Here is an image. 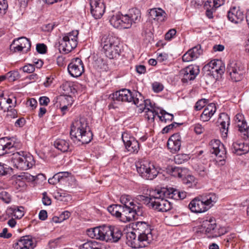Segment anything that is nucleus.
Listing matches in <instances>:
<instances>
[{
	"label": "nucleus",
	"mask_w": 249,
	"mask_h": 249,
	"mask_svg": "<svg viewBox=\"0 0 249 249\" xmlns=\"http://www.w3.org/2000/svg\"><path fill=\"white\" fill-rule=\"evenodd\" d=\"M16 40H14L12 44H15ZM18 44L15 47H13V50L14 52H21L23 51L25 53H27L30 50L31 46V42L29 39L25 37H21L17 39ZM11 45V50H13L12 46Z\"/></svg>",
	"instance_id": "obj_20"
},
{
	"label": "nucleus",
	"mask_w": 249,
	"mask_h": 249,
	"mask_svg": "<svg viewBox=\"0 0 249 249\" xmlns=\"http://www.w3.org/2000/svg\"><path fill=\"white\" fill-rule=\"evenodd\" d=\"M232 152L237 155H242L249 151V145L240 141L234 142L231 147Z\"/></svg>",
	"instance_id": "obj_25"
},
{
	"label": "nucleus",
	"mask_w": 249,
	"mask_h": 249,
	"mask_svg": "<svg viewBox=\"0 0 249 249\" xmlns=\"http://www.w3.org/2000/svg\"><path fill=\"white\" fill-rule=\"evenodd\" d=\"M178 191L173 188H162L160 190V194L163 195V197L178 200Z\"/></svg>",
	"instance_id": "obj_32"
},
{
	"label": "nucleus",
	"mask_w": 249,
	"mask_h": 249,
	"mask_svg": "<svg viewBox=\"0 0 249 249\" xmlns=\"http://www.w3.org/2000/svg\"><path fill=\"white\" fill-rule=\"evenodd\" d=\"M216 110L215 105L213 103L209 104L204 109L200 116V120L203 122L208 121Z\"/></svg>",
	"instance_id": "obj_29"
},
{
	"label": "nucleus",
	"mask_w": 249,
	"mask_h": 249,
	"mask_svg": "<svg viewBox=\"0 0 249 249\" xmlns=\"http://www.w3.org/2000/svg\"><path fill=\"white\" fill-rule=\"evenodd\" d=\"M6 77L10 82H13L19 78V74L18 71H10L6 73Z\"/></svg>",
	"instance_id": "obj_50"
},
{
	"label": "nucleus",
	"mask_w": 249,
	"mask_h": 249,
	"mask_svg": "<svg viewBox=\"0 0 249 249\" xmlns=\"http://www.w3.org/2000/svg\"><path fill=\"white\" fill-rule=\"evenodd\" d=\"M223 144L218 140H213L209 143L210 151L212 154H213L219 149L221 148V146H223Z\"/></svg>",
	"instance_id": "obj_41"
},
{
	"label": "nucleus",
	"mask_w": 249,
	"mask_h": 249,
	"mask_svg": "<svg viewBox=\"0 0 249 249\" xmlns=\"http://www.w3.org/2000/svg\"><path fill=\"white\" fill-rule=\"evenodd\" d=\"M77 86L72 83H66L63 85V90L66 94L74 95L77 92Z\"/></svg>",
	"instance_id": "obj_40"
},
{
	"label": "nucleus",
	"mask_w": 249,
	"mask_h": 249,
	"mask_svg": "<svg viewBox=\"0 0 249 249\" xmlns=\"http://www.w3.org/2000/svg\"><path fill=\"white\" fill-rule=\"evenodd\" d=\"M199 72L198 66L190 65L179 71V76L181 77V81L183 83H187L188 81L193 80Z\"/></svg>",
	"instance_id": "obj_13"
},
{
	"label": "nucleus",
	"mask_w": 249,
	"mask_h": 249,
	"mask_svg": "<svg viewBox=\"0 0 249 249\" xmlns=\"http://www.w3.org/2000/svg\"><path fill=\"white\" fill-rule=\"evenodd\" d=\"M163 195L160 194V190H158L154 196V200L152 202L151 208L157 212L162 213L169 211L172 208V204Z\"/></svg>",
	"instance_id": "obj_10"
},
{
	"label": "nucleus",
	"mask_w": 249,
	"mask_h": 249,
	"mask_svg": "<svg viewBox=\"0 0 249 249\" xmlns=\"http://www.w3.org/2000/svg\"><path fill=\"white\" fill-rule=\"evenodd\" d=\"M88 234L92 238L115 243L121 239L122 233L114 226L103 225L88 230Z\"/></svg>",
	"instance_id": "obj_2"
},
{
	"label": "nucleus",
	"mask_w": 249,
	"mask_h": 249,
	"mask_svg": "<svg viewBox=\"0 0 249 249\" xmlns=\"http://www.w3.org/2000/svg\"><path fill=\"white\" fill-rule=\"evenodd\" d=\"M230 117L225 113H221L218 120V123H219L220 128L222 129V133L227 134L228 132V126L230 124Z\"/></svg>",
	"instance_id": "obj_31"
},
{
	"label": "nucleus",
	"mask_w": 249,
	"mask_h": 249,
	"mask_svg": "<svg viewBox=\"0 0 249 249\" xmlns=\"http://www.w3.org/2000/svg\"><path fill=\"white\" fill-rule=\"evenodd\" d=\"M17 99L14 96L10 97L9 95H4V93L0 94V110L5 112L10 108H13L16 106Z\"/></svg>",
	"instance_id": "obj_16"
},
{
	"label": "nucleus",
	"mask_w": 249,
	"mask_h": 249,
	"mask_svg": "<svg viewBox=\"0 0 249 249\" xmlns=\"http://www.w3.org/2000/svg\"><path fill=\"white\" fill-rule=\"evenodd\" d=\"M211 1H207L204 5V8L206 9V15L209 18H213V13L215 11L216 8L213 7L211 8L210 3Z\"/></svg>",
	"instance_id": "obj_42"
},
{
	"label": "nucleus",
	"mask_w": 249,
	"mask_h": 249,
	"mask_svg": "<svg viewBox=\"0 0 249 249\" xmlns=\"http://www.w3.org/2000/svg\"><path fill=\"white\" fill-rule=\"evenodd\" d=\"M220 161L225 162L226 158V150L224 146H221V148L213 153Z\"/></svg>",
	"instance_id": "obj_44"
},
{
	"label": "nucleus",
	"mask_w": 249,
	"mask_h": 249,
	"mask_svg": "<svg viewBox=\"0 0 249 249\" xmlns=\"http://www.w3.org/2000/svg\"><path fill=\"white\" fill-rule=\"evenodd\" d=\"M197 172L198 173V175L202 177H205L208 173L207 169L203 166L199 167L197 170Z\"/></svg>",
	"instance_id": "obj_61"
},
{
	"label": "nucleus",
	"mask_w": 249,
	"mask_h": 249,
	"mask_svg": "<svg viewBox=\"0 0 249 249\" xmlns=\"http://www.w3.org/2000/svg\"><path fill=\"white\" fill-rule=\"evenodd\" d=\"M79 34L78 31L74 30L68 34H67L63 37L67 39L69 41V39L71 41H74L77 43L78 35Z\"/></svg>",
	"instance_id": "obj_48"
},
{
	"label": "nucleus",
	"mask_w": 249,
	"mask_h": 249,
	"mask_svg": "<svg viewBox=\"0 0 249 249\" xmlns=\"http://www.w3.org/2000/svg\"><path fill=\"white\" fill-rule=\"evenodd\" d=\"M234 121L236 126L238 127L239 131L242 132L246 130L247 124L242 114L240 113L236 114L234 118Z\"/></svg>",
	"instance_id": "obj_35"
},
{
	"label": "nucleus",
	"mask_w": 249,
	"mask_h": 249,
	"mask_svg": "<svg viewBox=\"0 0 249 249\" xmlns=\"http://www.w3.org/2000/svg\"><path fill=\"white\" fill-rule=\"evenodd\" d=\"M204 68L210 71V73L214 75V72L220 75L224 73L225 68V65L220 60L214 59L211 61L206 65Z\"/></svg>",
	"instance_id": "obj_15"
},
{
	"label": "nucleus",
	"mask_w": 249,
	"mask_h": 249,
	"mask_svg": "<svg viewBox=\"0 0 249 249\" xmlns=\"http://www.w3.org/2000/svg\"><path fill=\"white\" fill-rule=\"evenodd\" d=\"M152 87L154 91L156 92L161 91L163 88L162 85L158 82L154 83Z\"/></svg>",
	"instance_id": "obj_62"
},
{
	"label": "nucleus",
	"mask_w": 249,
	"mask_h": 249,
	"mask_svg": "<svg viewBox=\"0 0 249 249\" xmlns=\"http://www.w3.org/2000/svg\"><path fill=\"white\" fill-rule=\"evenodd\" d=\"M149 14L152 18L160 22L164 21L166 16L165 11L160 8L151 9Z\"/></svg>",
	"instance_id": "obj_30"
},
{
	"label": "nucleus",
	"mask_w": 249,
	"mask_h": 249,
	"mask_svg": "<svg viewBox=\"0 0 249 249\" xmlns=\"http://www.w3.org/2000/svg\"><path fill=\"white\" fill-rule=\"evenodd\" d=\"M202 53L203 50L201 45L198 44L189 49L183 55L182 59L184 62H190L196 60Z\"/></svg>",
	"instance_id": "obj_19"
},
{
	"label": "nucleus",
	"mask_w": 249,
	"mask_h": 249,
	"mask_svg": "<svg viewBox=\"0 0 249 249\" xmlns=\"http://www.w3.org/2000/svg\"><path fill=\"white\" fill-rule=\"evenodd\" d=\"M176 30L174 29L169 30L165 34V39L167 40H170L176 34Z\"/></svg>",
	"instance_id": "obj_60"
},
{
	"label": "nucleus",
	"mask_w": 249,
	"mask_h": 249,
	"mask_svg": "<svg viewBox=\"0 0 249 249\" xmlns=\"http://www.w3.org/2000/svg\"><path fill=\"white\" fill-rule=\"evenodd\" d=\"M15 143L7 142L6 138H0V156L15 151Z\"/></svg>",
	"instance_id": "obj_26"
},
{
	"label": "nucleus",
	"mask_w": 249,
	"mask_h": 249,
	"mask_svg": "<svg viewBox=\"0 0 249 249\" xmlns=\"http://www.w3.org/2000/svg\"><path fill=\"white\" fill-rule=\"evenodd\" d=\"M0 199L6 203H9L11 200L10 195L5 191L0 193Z\"/></svg>",
	"instance_id": "obj_52"
},
{
	"label": "nucleus",
	"mask_w": 249,
	"mask_h": 249,
	"mask_svg": "<svg viewBox=\"0 0 249 249\" xmlns=\"http://www.w3.org/2000/svg\"><path fill=\"white\" fill-rule=\"evenodd\" d=\"M184 183L189 185V187L196 185V181L195 178L193 176H187V177L184 179Z\"/></svg>",
	"instance_id": "obj_53"
},
{
	"label": "nucleus",
	"mask_w": 249,
	"mask_h": 249,
	"mask_svg": "<svg viewBox=\"0 0 249 249\" xmlns=\"http://www.w3.org/2000/svg\"><path fill=\"white\" fill-rule=\"evenodd\" d=\"M122 139L125 148L128 152L137 153L140 149L139 142L133 136L127 132H124L122 135Z\"/></svg>",
	"instance_id": "obj_12"
},
{
	"label": "nucleus",
	"mask_w": 249,
	"mask_h": 249,
	"mask_svg": "<svg viewBox=\"0 0 249 249\" xmlns=\"http://www.w3.org/2000/svg\"><path fill=\"white\" fill-rule=\"evenodd\" d=\"M121 209L122 206L120 205H111L107 208V211L109 213L119 218L121 215Z\"/></svg>",
	"instance_id": "obj_38"
},
{
	"label": "nucleus",
	"mask_w": 249,
	"mask_h": 249,
	"mask_svg": "<svg viewBox=\"0 0 249 249\" xmlns=\"http://www.w3.org/2000/svg\"><path fill=\"white\" fill-rule=\"evenodd\" d=\"M180 124H178L176 122H174L171 124H170L164 127L162 130V133H167L169 132L170 130L172 129L174 127H177Z\"/></svg>",
	"instance_id": "obj_55"
},
{
	"label": "nucleus",
	"mask_w": 249,
	"mask_h": 249,
	"mask_svg": "<svg viewBox=\"0 0 249 249\" xmlns=\"http://www.w3.org/2000/svg\"><path fill=\"white\" fill-rule=\"evenodd\" d=\"M202 198L201 196L193 199L190 203L189 207L190 210L195 213H202L208 211Z\"/></svg>",
	"instance_id": "obj_18"
},
{
	"label": "nucleus",
	"mask_w": 249,
	"mask_h": 249,
	"mask_svg": "<svg viewBox=\"0 0 249 249\" xmlns=\"http://www.w3.org/2000/svg\"><path fill=\"white\" fill-rule=\"evenodd\" d=\"M88 123L84 118L75 121L71 125L70 136L75 142H81L82 144L89 143L92 138V133L88 129Z\"/></svg>",
	"instance_id": "obj_3"
},
{
	"label": "nucleus",
	"mask_w": 249,
	"mask_h": 249,
	"mask_svg": "<svg viewBox=\"0 0 249 249\" xmlns=\"http://www.w3.org/2000/svg\"><path fill=\"white\" fill-rule=\"evenodd\" d=\"M119 42L117 37L110 35H105L101 38V45L105 53L107 51H109L110 47L116 44H119Z\"/></svg>",
	"instance_id": "obj_23"
},
{
	"label": "nucleus",
	"mask_w": 249,
	"mask_h": 249,
	"mask_svg": "<svg viewBox=\"0 0 249 249\" xmlns=\"http://www.w3.org/2000/svg\"><path fill=\"white\" fill-rule=\"evenodd\" d=\"M245 18L244 12L239 7H231L228 13V18L232 22L238 23L241 22Z\"/></svg>",
	"instance_id": "obj_22"
},
{
	"label": "nucleus",
	"mask_w": 249,
	"mask_h": 249,
	"mask_svg": "<svg viewBox=\"0 0 249 249\" xmlns=\"http://www.w3.org/2000/svg\"><path fill=\"white\" fill-rule=\"evenodd\" d=\"M11 209L13 215L15 218L20 219L24 215V208L23 207H20L19 208L15 207Z\"/></svg>",
	"instance_id": "obj_49"
},
{
	"label": "nucleus",
	"mask_w": 249,
	"mask_h": 249,
	"mask_svg": "<svg viewBox=\"0 0 249 249\" xmlns=\"http://www.w3.org/2000/svg\"><path fill=\"white\" fill-rule=\"evenodd\" d=\"M145 110V117L148 121L151 120L154 121V118L156 115H158V112L155 110V108L150 109L147 107Z\"/></svg>",
	"instance_id": "obj_46"
},
{
	"label": "nucleus",
	"mask_w": 249,
	"mask_h": 249,
	"mask_svg": "<svg viewBox=\"0 0 249 249\" xmlns=\"http://www.w3.org/2000/svg\"><path fill=\"white\" fill-rule=\"evenodd\" d=\"M121 50L119 42V44H116L110 47L109 51H107L105 53L106 56L109 59H114L119 56Z\"/></svg>",
	"instance_id": "obj_34"
},
{
	"label": "nucleus",
	"mask_w": 249,
	"mask_h": 249,
	"mask_svg": "<svg viewBox=\"0 0 249 249\" xmlns=\"http://www.w3.org/2000/svg\"><path fill=\"white\" fill-rule=\"evenodd\" d=\"M168 172L172 176L175 177L182 178V170L179 167H169L167 169Z\"/></svg>",
	"instance_id": "obj_39"
},
{
	"label": "nucleus",
	"mask_w": 249,
	"mask_h": 249,
	"mask_svg": "<svg viewBox=\"0 0 249 249\" xmlns=\"http://www.w3.org/2000/svg\"><path fill=\"white\" fill-rule=\"evenodd\" d=\"M120 201L124 206L123 207H131L137 205H142L140 203L137 202H135L132 199L130 196L128 195H123L120 197Z\"/></svg>",
	"instance_id": "obj_37"
},
{
	"label": "nucleus",
	"mask_w": 249,
	"mask_h": 249,
	"mask_svg": "<svg viewBox=\"0 0 249 249\" xmlns=\"http://www.w3.org/2000/svg\"><path fill=\"white\" fill-rule=\"evenodd\" d=\"M190 159L189 155L185 154H178L175 156L174 160L176 163L180 164L188 161Z\"/></svg>",
	"instance_id": "obj_45"
},
{
	"label": "nucleus",
	"mask_w": 249,
	"mask_h": 249,
	"mask_svg": "<svg viewBox=\"0 0 249 249\" xmlns=\"http://www.w3.org/2000/svg\"><path fill=\"white\" fill-rule=\"evenodd\" d=\"M124 19V15L118 14L113 15L110 19L109 22L115 28L128 29L127 26H126V22Z\"/></svg>",
	"instance_id": "obj_28"
},
{
	"label": "nucleus",
	"mask_w": 249,
	"mask_h": 249,
	"mask_svg": "<svg viewBox=\"0 0 249 249\" xmlns=\"http://www.w3.org/2000/svg\"><path fill=\"white\" fill-rule=\"evenodd\" d=\"M194 131L196 134H201L205 130L204 127L200 124H196L194 126Z\"/></svg>",
	"instance_id": "obj_56"
},
{
	"label": "nucleus",
	"mask_w": 249,
	"mask_h": 249,
	"mask_svg": "<svg viewBox=\"0 0 249 249\" xmlns=\"http://www.w3.org/2000/svg\"><path fill=\"white\" fill-rule=\"evenodd\" d=\"M136 227L135 232L126 233V244L135 249L147 247L153 240L150 226L145 222H139Z\"/></svg>",
	"instance_id": "obj_1"
},
{
	"label": "nucleus",
	"mask_w": 249,
	"mask_h": 249,
	"mask_svg": "<svg viewBox=\"0 0 249 249\" xmlns=\"http://www.w3.org/2000/svg\"><path fill=\"white\" fill-rule=\"evenodd\" d=\"M8 6L6 0H0V13L2 12H5Z\"/></svg>",
	"instance_id": "obj_63"
},
{
	"label": "nucleus",
	"mask_w": 249,
	"mask_h": 249,
	"mask_svg": "<svg viewBox=\"0 0 249 249\" xmlns=\"http://www.w3.org/2000/svg\"><path fill=\"white\" fill-rule=\"evenodd\" d=\"M11 161L13 166L20 170H26L35 164L33 156L23 151L14 152L11 155Z\"/></svg>",
	"instance_id": "obj_4"
},
{
	"label": "nucleus",
	"mask_w": 249,
	"mask_h": 249,
	"mask_svg": "<svg viewBox=\"0 0 249 249\" xmlns=\"http://www.w3.org/2000/svg\"><path fill=\"white\" fill-rule=\"evenodd\" d=\"M77 46V43L74 41L67 40L65 38L63 37L60 41L59 50L60 52L64 53H68Z\"/></svg>",
	"instance_id": "obj_27"
},
{
	"label": "nucleus",
	"mask_w": 249,
	"mask_h": 249,
	"mask_svg": "<svg viewBox=\"0 0 249 249\" xmlns=\"http://www.w3.org/2000/svg\"><path fill=\"white\" fill-rule=\"evenodd\" d=\"M42 203L44 205L49 206L51 204L52 201L51 198L47 196V193L45 192L42 193Z\"/></svg>",
	"instance_id": "obj_57"
},
{
	"label": "nucleus",
	"mask_w": 249,
	"mask_h": 249,
	"mask_svg": "<svg viewBox=\"0 0 249 249\" xmlns=\"http://www.w3.org/2000/svg\"><path fill=\"white\" fill-rule=\"evenodd\" d=\"M90 13L95 19L101 18L104 15L106 6L103 0H89Z\"/></svg>",
	"instance_id": "obj_14"
},
{
	"label": "nucleus",
	"mask_w": 249,
	"mask_h": 249,
	"mask_svg": "<svg viewBox=\"0 0 249 249\" xmlns=\"http://www.w3.org/2000/svg\"><path fill=\"white\" fill-rule=\"evenodd\" d=\"M142 102L141 103V105L139 107H142L140 109H142V108H143V106H144L143 109H146L148 106L150 107V109H154V108H155V104L153 105L150 99L144 100V98L142 96Z\"/></svg>",
	"instance_id": "obj_51"
},
{
	"label": "nucleus",
	"mask_w": 249,
	"mask_h": 249,
	"mask_svg": "<svg viewBox=\"0 0 249 249\" xmlns=\"http://www.w3.org/2000/svg\"><path fill=\"white\" fill-rule=\"evenodd\" d=\"M35 70L34 65L28 64L22 67V70L24 72L27 73H32Z\"/></svg>",
	"instance_id": "obj_59"
},
{
	"label": "nucleus",
	"mask_w": 249,
	"mask_h": 249,
	"mask_svg": "<svg viewBox=\"0 0 249 249\" xmlns=\"http://www.w3.org/2000/svg\"><path fill=\"white\" fill-rule=\"evenodd\" d=\"M112 98L114 101L132 103L137 107L142 102V95L141 93L136 90L131 91L126 89L116 91L112 94Z\"/></svg>",
	"instance_id": "obj_5"
},
{
	"label": "nucleus",
	"mask_w": 249,
	"mask_h": 249,
	"mask_svg": "<svg viewBox=\"0 0 249 249\" xmlns=\"http://www.w3.org/2000/svg\"><path fill=\"white\" fill-rule=\"evenodd\" d=\"M141 18V13L137 8H132L129 10L128 14L124 15V20L126 22V26L130 28L133 23H136L140 21Z\"/></svg>",
	"instance_id": "obj_17"
},
{
	"label": "nucleus",
	"mask_w": 249,
	"mask_h": 249,
	"mask_svg": "<svg viewBox=\"0 0 249 249\" xmlns=\"http://www.w3.org/2000/svg\"><path fill=\"white\" fill-rule=\"evenodd\" d=\"M137 171L143 178L153 180L159 173L160 168L153 163L146 160H141L136 163Z\"/></svg>",
	"instance_id": "obj_6"
},
{
	"label": "nucleus",
	"mask_w": 249,
	"mask_h": 249,
	"mask_svg": "<svg viewBox=\"0 0 249 249\" xmlns=\"http://www.w3.org/2000/svg\"><path fill=\"white\" fill-rule=\"evenodd\" d=\"M160 113L161 114V116H158L160 120L162 122L166 123L167 121H171L174 118L173 114L168 113L164 110H161Z\"/></svg>",
	"instance_id": "obj_47"
},
{
	"label": "nucleus",
	"mask_w": 249,
	"mask_h": 249,
	"mask_svg": "<svg viewBox=\"0 0 249 249\" xmlns=\"http://www.w3.org/2000/svg\"><path fill=\"white\" fill-rule=\"evenodd\" d=\"M69 74L73 77H78L84 72V66L82 60L76 57L72 59L68 66Z\"/></svg>",
	"instance_id": "obj_11"
},
{
	"label": "nucleus",
	"mask_w": 249,
	"mask_h": 249,
	"mask_svg": "<svg viewBox=\"0 0 249 249\" xmlns=\"http://www.w3.org/2000/svg\"><path fill=\"white\" fill-rule=\"evenodd\" d=\"M206 206L209 210L217 200V197L215 194L211 193L204 196H201Z\"/></svg>",
	"instance_id": "obj_36"
},
{
	"label": "nucleus",
	"mask_w": 249,
	"mask_h": 249,
	"mask_svg": "<svg viewBox=\"0 0 249 249\" xmlns=\"http://www.w3.org/2000/svg\"><path fill=\"white\" fill-rule=\"evenodd\" d=\"M143 212V207L142 205L131 207L122 206L120 219L124 222H130L137 219L136 216H142Z\"/></svg>",
	"instance_id": "obj_8"
},
{
	"label": "nucleus",
	"mask_w": 249,
	"mask_h": 249,
	"mask_svg": "<svg viewBox=\"0 0 249 249\" xmlns=\"http://www.w3.org/2000/svg\"><path fill=\"white\" fill-rule=\"evenodd\" d=\"M207 103V100L205 99H201L199 100L196 104L195 106V109L196 110H200L203 107H204L206 104Z\"/></svg>",
	"instance_id": "obj_54"
},
{
	"label": "nucleus",
	"mask_w": 249,
	"mask_h": 249,
	"mask_svg": "<svg viewBox=\"0 0 249 249\" xmlns=\"http://www.w3.org/2000/svg\"><path fill=\"white\" fill-rule=\"evenodd\" d=\"M54 146L62 152L71 151L69 141L63 139H57L54 142Z\"/></svg>",
	"instance_id": "obj_33"
},
{
	"label": "nucleus",
	"mask_w": 249,
	"mask_h": 249,
	"mask_svg": "<svg viewBox=\"0 0 249 249\" xmlns=\"http://www.w3.org/2000/svg\"><path fill=\"white\" fill-rule=\"evenodd\" d=\"M181 143V136L179 133H177L169 138L167 146L172 153H175L180 150Z\"/></svg>",
	"instance_id": "obj_21"
},
{
	"label": "nucleus",
	"mask_w": 249,
	"mask_h": 249,
	"mask_svg": "<svg viewBox=\"0 0 249 249\" xmlns=\"http://www.w3.org/2000/svg\"><path fill=\"white\" fill-rule=\"evenodd\" d=\"M35 245L32 239L28 236H23L13 245L15 249H33Z\"/></svg>",
	"instance_id": "obj_24"
},
{
	"label": "nucleus",
	"mask_w": 249,
	"mask_h": 249,
	"mask_svg": "<svg viewBox=\"0 0 249 249\" xmlns=\"http://www.w3.org/2000/svg\"><path fill=\"white\" fill-rule=\"evenodd\" d=\"M22 179H25L28 181H33L36 179V177L32 176L28 173H24V174L22 175Z\"/></svg>",
	"instance_id": "obj_64"
},
{
	"label": "nucleus",
	"mask_w": 249,
	"mask_h": 249,
	"mask_svg": "<svg viewBox=\"0 0 249 249\" xmlns=\"http://www.w3.org/2000/svg\"><path fill=\"white\" fill-rule=\"evenodd\" d=\"M227 71L233 81H240L242 79L245 73L244 66L240 61H231L228 64Z\"/></svg>",
	"instance_id": "obj_9"
},
{
	"label": "nucleus",
	"mask_w": 249,
	"mask_h": 249,
	"mask_svg": "<svg viewBox=\"0 0 249 249\" xmlns=\"http://www.w3.org/2000/svg\"><path fill=\"white\" fill-rule=\"evenodd\" d=\"M38 53L43 54L47 52V47L44 44H37L36 47Z\"/></svg>",
	"instance_id": "obj_58"
},
{
	"label": "nucleus",
	"mask_w": 249,
	"mask_h": 249,
	"mask_svg": "<svg viewBox=\"0 0 249 249\" xmlns=\"http://www.w3.org/2000/svg\"><path fill=\"white\" fill-rule=\"evenodd\" d=\"M200 231L205 233L209 238L220 236L226 232L225 228L217 226L215 219L210 217L202 222Z\"/></svg>",
	"instance_id": "obj_7"
},
{
	"label": "nucleus",
	"mask_w": 249,
	"mask_h": 249,
	"mask_svg": "<svg viewBox=\"0 0 249 249\" xmlns=\"http://www.w3.org/2000/svg\"><path fill=\"white\" fill-rule=\"evenodd\" d=\"M137 199L142 203L148 205V207H152V202L154 200V196L153 197H149L143 195H139L137 196Z\"/></svg>",
	"instance_id": "obj_43"
}]
</instances>
